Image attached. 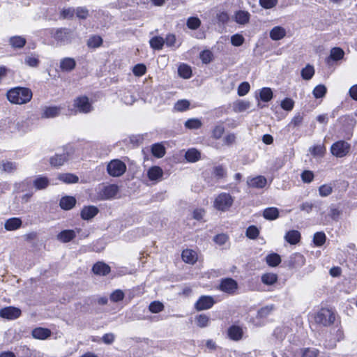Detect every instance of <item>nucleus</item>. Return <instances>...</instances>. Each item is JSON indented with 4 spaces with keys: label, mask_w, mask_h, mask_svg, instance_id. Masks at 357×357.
<instances>
[{
    "label": "nucleus",
    "mask_w": 357,
    "mask_h": 357,
    "mask_svg": "<svg viewBox=\"0 0 357 357\" xmlns=\"http://www.w3.org/2000/svg\"><path fill=\"white\" fill-rule=\"evenodd\" d=\"M6 96L11 104L22 105L31 100L33 92L28 87L15 86L8 90Z\"/></svg>",
    "instance_id": "nucleus-1"
},
{
    "label": "nucleus",
    "mask_w": 357,
    "mask_h": 357,
    "mask_svg": "<svg viewBox=\"0 0 357 357\" xmlns=\"http://www.w3.org/2000/svg\"><path fill=\"white\" fill-rule=\"evenodd\" d=\"M52 36L60 45L70 44L74 39L73 31L68 28H59L51 31Z\"/></svg>",
    "instance_id": "nucleus-2"
},
{
    "label": "nucleus",
    "mask_w": 357,
    "mask_h": 357,
    "mask_svg": "<svg viewBox=\"0 0 357 357\" xmlns=\"http://www.w3.org/2000/svg\"><path fill=\"white\" fill-rule=\"evenodd\" d=\"M96 197L98 200H107L112 199L118 192V186L116 185H100L96 188Z\"/></svg>",
    "instance_id": "nucleus-3"
},
{
    "label": "nucleus",
    "mask_w": 357,
    "mask_h": 357,
    "mask_svg": "<svg viewBox=\"0 0 357 357\" xmlns=\"http://www.w3.org/2000/svg\"><path fill=\"white\" fill-rule=\"evenodd\" d=\"M234 198L229 193L222 192L214 200L213 206L218 211H227L232 206Z\"/></svg>",
    "instance_id": "nucleus-4"
},
{
    "label": "nucleus",
    "mask_w": 357,
    "mask_h": 357,
    "mask_svg": "<svg viewBox=\"0 0 357 357\" xmlns=\"http://www.w3.org/2000/svg\"><path fill=\"white\" fill-rule=\"evenodd\" d=\"M63 154H56L50 159V163L53 167H59L68 161L74 153V149L71 146H66Z\"/></svg>",
    "instance_id": "nucleus-5"
},
{
    "label": "nucleus",
    "mask_w": 357,
    "mask_h": 357,
    "mask_svg": "<svg viewBox=\"0 0 357 357\" xmlns=\"http://www.w3.org/2000/svg\"><path fill=\"white\" fill-rule=\"evenodd\" d=\"M335 319L334 312L328 308H321L315 316V321L324 326L331 325L334 323Z\"/></svg>",
    "instance_id": "nucleus-6"
},
{
    "label": "nucleus",
    "mask_w": 357,
    "mask_h": 357,
    "mask_svg": "<svg viewBox=\"0 0 357 357\" xmlns=\"http://www.w3.org/2000/svg\"><path fill=\"white\" fill-rule=\"evenodd\" d=\"M126 164L119 159L111 160L107 166L108 174L113 177L122 176L126 172Z\"/></svg>",
    "instance_id": "nucleus-7"
},
{
    "label": "nucleus",
    "mask_w": 357,
    "mask_h": 357,
    "mask_svg": "<svg viewBox=\"0 0 357 357\" xmlns=\"http://www.w3.org/2000/svg\"><path fill=\"white\" fill-rule=\"evenodd\" d=\"M350 150L351 145L344 140L333 143L331 147V153L337 158L346 156L350 152Z\"/></svg>",
    "instance_id": "nucleus-8"
},
{
    "label": "nucleus",
    "mask_w": 357,
    "mask_h": 357,
    "mask_svg": "<svg viewBox=\"0 0 357 357\" xmlns=\"http://www.w3.org/2000/svg\"><path fill=\"white\" fill-rule=\"evenodd\" d=\"M73 105L79 112L84 114L90 112L93 108L86 96L77 98Z\"/></svg>",
    "instance_id": "nucleus-9"
},
{
    "label": "nucleus",
    "mask_w": 357,
    "mask_h": 357,
    "mask_svg": "<svg viewBox=\"0 0 357 357\" xmlns=\"http://www.w3.org/2000/svg\"><path fill=\"white\" fill-rule=\"evenodd\" d=\"M238 288V284L232 278L222 279L220 283L219 289L220 291L229 294H234Z\"/></svg>",
    "instance_id": "nucleus-10"
},
{
    "label": "nucleus",
    "mask_w": 357,
    "mask_h": 357,
    "mask_svg": "<svg viewBox=\"0 0 357 357\" xmlns=\"http://www.w3.org/2000/svg\"><path fill=\"white\" fill-rule=\"evenodd\" d=\"M215 301L212 296H202L195 304L197 311L210 309L214 305Z\"/></svg>",
    "instance_id": "nucleus-11"
},
{
    "label": "nucleus",
    "mask_w": 357,
    "mask_h": 357,
    "mask_svg": "<svg viewBox=\"0 0 357 357\" xmlns=\"http://www.w3.org/2000/svg\"><path fill=\"white\" fill-rule=\"evenodd\" d=\"M20 314V309L13 306L6 307L0 310V317L7 319H17Z\"/></svg>",
    "instance_id": "nucleus-12"
},
{
    "label": "nucleus",
    "mask_w": 357,
    "mask_h": 357,
    "mask_svg": "<svg viewBox=\"0 0 357 357\" xmlns=\"http://www.w3.org/2000/svg\"><path fill=\"white\" fill-rule=\"evenodd\" d=\"M163 176L162 169L158 166H153L147 171V177L149 181L156 183L162 180Z\"/></svg>",
    "instance_id": "nucleus-13"
},
{
    "label": "nucleus",
    "mask_w": 357,
    "mask_h": 357,
    "mask_svg": "<svg viewBox=\"0 0 357 357\" xmlns=\"http://www.w3.org/2000/svg\"><path fill=\"white\" fill-rule=\"evenodd\" d=\"M79 231L80 229L63 230L57 234L56 238L62 243H68L75 238L77 233Z\"/></svg>",
    "instance_id": "nucleus-14"
},
{
    "label": "nucleus",
    "mask_w": 357,
    "mask_h": 357,
    "mask_svg": "<svg viewBox=\"0 0 357 357\" xmlns=\"http://www.w3.org/2000/svg\"><path fill=\"white\" fill-rule=\"evenodd\" d=\"M267 180L264 176L249 177L247 179V184L250 188H263L266 186Z\"/></svg>",
    "instance_id": "nucleus-15"
},
{
    "label": "nucleus",
    "mask_w": 357,
    "mask_h": 357,
    "mask_svg": "<svg viewBox=\"0 0 357 357\" xmlns=\"http://www.w3.org/2000/svg\"><path fill=\"white\" fill-rule=\"evenodd\" d=\"M61 108L57 106L44 107L41 117L43 119L54 118L61 113Z\"/></svg>",
    "instance_id": "nucleus-16"
},
{
    "label": "nucleus",
    "mask_w": 357,
    "mask_h": 357,
    "mask_svg": "<svg viewBox=\"0 0 357 357\" xmlns=\"http://www.w3.org/2000/svg\"><path fill=\"white\" fill-rule=\"evenodd\" d=\"M51 334L52 332L50 329L42 327L36 328L31 332L33 338L41 340L47 339Z\"/></svg>",
    "instance_id": "nucleus-17"
},
{
    "label": "nucleus",
    "mask_w": 357,
    "mask_h": 357,
    "mask_svg": "<svg viewBox=\"0 0 357 357\" xmlns=\"http://www.w3.org/2000/svg\"><path fill=\"white\" fill-rule=\"evenodd\" d=\"M98 208L96 206H85L81 211V217L84 220H89L95 217L98 214Z\"/></svg>",
    "instance_id": "nucleus-18"
},
{
    "label": "nucleus",
    "mask_w": 357,
    "mask_h": 357,
    "mask_svg": "<svg viewBox=\"0 0 357 357\" xmlns=\"http://www.w3.org/2000/svg\"><path fill=\"white\" fill-rule=\"evenodd\" d=\"M22 225V221L20 218H11L5 222L4 228L7 231H14L20 228Z\"/></svg>",
    "instance_id": "nucleus-19"
},
{
    "label": "nucleus",
    "mask_w": 357,
    "mask_h": 357,
    "mask_svg": "<svg viewBox=\"0 0 357 357\" xmlns=\"http://www.w3.org/2000/svg\"><path fill=\"white\" fill-rule=\"evenodd\" d=\"M243 333V329L240 326L236 325L230 326L227 331L229 337L234 341L241 340L242 338Z\"/></svg>",
    "instance_id": "nucleus-20"
},
{
    "label": "nucleus",
    "mask_w": 357,
    "mask_h": 357,
    "mask_svg": "<svg viewBox=\"0 0 357 357\" xmlns=\"http://www.w3.org/2000/svg\"><path fill=\"white\" fill-rule=\"evenodd\" d=\"M76 66V61L73 58L66 57L60 61V68L62 71H72Z\"/></svg>",
    "instance_id": "nucleus-21"
},
{
    "label": "nucleus",
    "mask_w": 357,
    "mask_h": 357,
    "mask_svg": "<svg viewBox=\"0 0 357 357\" xmlns=\"http://www.w3.org/2000/svg\"><path fill=\"white\" fill-rule=\"evenodd\" d=\"M287 31L284 28L280 26H274L270 31V38L273 40H280L285 37Z\"/></svg>",
    "instance_id": "nucleus-22"
},
{
    "label": "nucleus",
    "mask_w": 357,
    "mask_h": 357,
    "mask_svg": "<svg viewBox=\"0 0 357 357\" xmlns=\"http://www.w3.org/2000/svg\"><path fill=\"white\" fill-rule=\"evenodd\" d=\"M181 257L185 263L190 264H194L197 260L196 252L190 249L184 250L182 252Z\"/></svg>",
    "instance_id": "nucleus-23"
},
{
    "label": "nucleus",
    "mask_w": 357,
    "mask_h": 357,
    "mask_svg": "<svg viewBox=\"0 0 357 357\" xmlns=\"http://www.w3.org/2000/svg\"><path fill=\"white\" fill-rule=\"evenodd\" d=\"M92 271L96 275H105L110 272V267L103 262H97L93 265Z\"/></svg>",
    "instance_id": "nucleus-24"
},
{
    "label": "nucleus",
    "mask_w": 357,
    "mask_h": 357,
    "mask_svg": "<svg viewBox=\"0 0 357 357\" xmlns=\"http://www.w3.org/2000/svg\"><path fill=\"white\" fill-rule=\"evenodd\" d=\"M33 185L38 190H44L50 185V180L46 176H38L33 181Z\"/></svg>",
    "instance_id": "nucleus-25"
},
{
    "label": "nucleus",
    "mask_w": 357,
    "mask_h": 357,
    "mask_svg": "<svg viewBox=\"0 0 357 357\" xmlns=\"http://www.w3.org/2000/svg\"><path fill=\"white\" fill-rule=\"evenodd\" d=\"M76 204V199L71 196H66L61 199L59 205L64 210H70L73 208Z\"/></svg>",
    "instance_id": "nucleus-26"
},
{
    "label": "nucleus",
    "mask_w": 357,
    "mask_h": 357,
    "mask_svg": "<svg viewBox=\"0 0 357 357\" xmlns=\"http://www.w3.org/2000/svg\"><path fill=\"white\" fill-rule=\"evenodd\" d=\"M26 43V39L20 36H15L9 38V44L13 48L21 49Z\"/></svg>",
    "instance_id": "nucleus-27"
},
{
    "label": "nucleus",
    "mask_w": 357,
    "mask_h": 357,
    "mask_svg": "<svg viewBox=\"0 0 357 357\" xmlns=\"http://www.w3.org/2000/svg\"><path fill=\"white\" fill-rule=\"evenodd\" d=\"M234 17L236 23L239 24H245L249 22L250 15L247 11L238 10L236 12Z\"/></svg>",
    "instance_id": "nucleus-28"
},
{
    "label": "nucleus",
    "mask_w": 357,
    "mask_h": 357,
    "mask_svg": "<svg viewBox=\"0 0 357 357\" xmlns=\"http://www.w3.org/2000/svg\"><path fill=\"white\" fill-rule=\"evenodd\" d=\"M284 238L289 243L295 245L299 242L301 239V234L297 230H291L286 234Z\"/></svg>",
    "instance_id": "nucleus-29"
},
{
    "label": "nucleus",
    "mask_w": 357,
    "mask_h": 357,
    "mask_svg": "<svg viewBox=\"0 0 357 357\" xmlns=\"http://www.w3.org/2000/svg\"><path fill=\"white\" fill-rule=\"evenodd\" d=\"M149 45L154 50H161L165 45V39L161 36H154L150 39Z\"/></svg>",
    "instance_id": "nucleus-30"
},
{
    "label": "nucleus",
    "mask_w": 357,
    "mask_h": 357,
    "mask_svg": "<svg viewBox=\"0 0 357 357\" xmlns=\"http://www.w3.org/2000/svg\"><path fill=\"white\" fill-rule=\"evenodd\" d=\"M263 216L266 220H275L279 216V210L275 207L267 208L264 211Z\"/></svg>",
    "instance_id": "nucleus-31"
},
{
    "label": "nucleus",
    "mask_w": 357,
    "mask_h": 357,
    "mask_svg": "<svg viewBox=\"0 0 357 357\" xmlns=\"http://www.w3.org/2000/svg\"><path fill=\"white\" fill-rule=\"evenodd\" d=\"M58 178L68 184L76 183L79 181L77 176L70 173L61 174L59 175Z\"/></svg>",
    "instance_id": "nucleus-32"
},
{
    "label": "nucleus",
    "mask_w": 357,
    "mask_h": 357,
    "mask_svg": "<svg viewBox=\"0 0 357 357\" xmlns=\"http://www.w3.org/2000/svg\"><path fill=\"white\" fill-rule=\"evenodd\" d=\"M185 157L188 162H195L200 158V153L196 149H190L186 151Z\"/></svg>",
    "instance_id": "nucleus-33"
},
{
    "label": "nucleus",
    "mask_w": 357,
    "mask_h": 357,
    "mask_svg": "<svg viewBox=\"0 0 357 357\" xmlns=\"http://www.w3.org/2000/svg\"><path fill=\"white\" fill-rule=\"evenodd\" d=\"M151 152L155 157L160 158L165 155V149L162 144L157 143L153 144L151 147Z\"/></svg>",
    "instance_id": "nucleus-34"
},
{
    "label": "nucleus",
    "mask_w": 357,
    "mask_h": 357,
    "mask_svg": "<svg viewBox=\"0 0 357 357\" xmlns=\"http://www.w3.org/2000/svg\"><path fill=\"white\" fill-rule=\"evenodd\" d=\"M266 261L268 266L275 267L281 262L280 256L276 253H272L266 256Z\"/></svg>",
    "instance_id": "nucleus-35"
},
{
    "label": "nucleus",
    "mask_w": 357,
    "mask_h": 357,
    "mask_svg": "<svg viewBox=\"0 0 357 357\" xmlns=\"http://www.w3.org/2000/svg\"><path fill=\"white\" fill-rule=\"evenodd\" d=\"M278 280V275L275 273H268L262 275L261 282L266 285H272Z\"/></svg>",
    "instance_id": "nucleus-36"
},
{
    "label": "nucleus",
    "mask_w": 357,
    "mask_h": 357,
    "mask_svg": "<svg viewBox=\"0 0 357 357\" xmlns=\"http://www.w3.org/2000/svg\"><path fill=\"white\" fill-rule=\"evenodd\" d=\"M102 44V39L100 36L93 35L87 40V46L90 48H97Z\"/></svg>",
    "instance_id": "nucleus-37"
},
{
    "label": "nucleus",
    "mask_w": 357,
    "mask_h": 357,
    "mask_svg": "<svg viewBox=\"0 0 357 357\" xmlns=\"http://www.w3.org/2000/svg\"><path fill=\"white\" fill-rule=\"evenodd\" d=\"M178 73L180 77L184 79H188L192 75V70L189 66L186 64H181L178 68Z\"/></svg>",
    "instance_id": "nucleus-38"
},
{
    "label": "nucleus",
    "mask_w": 357,
    "mask_h": 357,
    "mask_svg": "<svg viewBox=\"0 0 357 357\" xmlns=\"http://www.w3.org/2000/svg\"><path fill=\"white\" fill-rule=\"evenodd\" d=\"M305 263L304 257L300 253H294L291 256L290 264L293 267L301 266Z\"/></svg>",
    "instance_id": "nucleus-39"
},
{
    "label": "nucleus",
    "mask_w": 357,
    "mask_h": 357,
    "mask_svg": "<svg viewBox=\"0 0 357 357\" xmlns=\"http://www.w3.org/2000/svg\"><path fill=\"white\" fill-rule=\"evenodd\" d=\"M250 106L248 101L238 100L234 103V110L236 112H242L248 109Z\"/></svg>",
    "instance_id": "nucleus-40"
},
{
    "label": "nucleus",
    "mask_w": 357,
    "mask_h": 357,
    "mask_svg": "<svg viewBox=\"0 0 357 357\" xmlns=\"http://www.w3.org/2000/svg\"><path fill=\"white\" fill-rule=\"evenodd\" d=\"M89 15V10L85 6L75 8V16L79 20H86Z\"/></svg>",
    "instance_id": "nucleus-41"
},
{
    "label": "nucleus",
    "mask_w": 357,
    "mask_h": 357,
    "mask_svg": "<svg viewBox=\"0 0 357 357\" xmlns=\"http://www.w3.org/2000/svg\"><path fill=\"white\" fill-rule=\"evenodd\" d=\"M0 169L5 172L12 173L17 169V165L13 162L3 161L0 165Z\"/></svg>",
    "instance_id": "nucleus-42"
},
{
    "label": "nucleus",
    "mask_w": 357,
    "mask_h": 357,
    "mask_svg": "<svg viewBox=\"0 0 357 357\" xmlns=\"http://www.w3.org/2000/svg\"><path fill=\"white\" fill-rule=\"evenodd\" d=\"M314 74V67L311 65H307L304 68L301 70V77L303 79L309 80L310 79Z\"/></svg>",
    "instance_id": "nucleus-43"
},
{
    "label": "nucleus",
    "mask_w": 357,
    "mask_h": 357,
    "mask_svg": "<svg viewBox=\"0 0 357 357\" xmlns=\"http://www.w3.org/2000/svg\"><path fill=\"white\" fill-rule=\"evenodd\" d=\"M260 98L264 102H268L273 98V91L270 88L264 87L259 93Z\"/></svg>",
    "instance_id": "nucleus-44"
},
{
    "label": "nucleus",
    "mask_w": 357,
    "mask_h": 357,
    "mask_svg": "<svg viewBox=\"0 0 357 357\" xmlns=\"http://www.w3.org/2000/svg\"><path fill=\"white\" fill-rule=\"evenodd\" d=\"M344 52L340 47H333L331 50L330 59L333 61H339L344 56Z\"/></svg>",
    "instance_id": "nucleus-45"
},
{
    "label": "nucleus",
    "mask_w": 357,
    "mask_h": 357,
    "mask_svg": "<svg viewBox=\"0 0 357 357\" xmlns=\"http://www.w3.org/2000/svg\"><path fill=\"white\" fill-rule=\"evenodd\" d=\"M39 63L38 56L33 54L28 55L24 59V63L29 67H37Z\"/></svg>",
    "instance_id": "nucleus-46"
},
{
    "label": "nucleus",
    "mask_w": 357,
    "mask_h": 357,
    "mask_svg": "<svg viewBox=\"0 0 357 357\" xmlns=\"http://www.w3.org/2000/svg\"><path fill=\"white\" fill-rule=\"evenodd\" d=\"M75 16V8L69 7L63 8L61 12V17L63 19L73 20Z\"/></svg>",
    "instance_id": "nucleus-47"
},
{
    "label": "nucleus",
    "mask_w": 357,
    "mask_h": 357,
    "mask_svg": "<svg viewBox=\"0 0 357 357\" xmlns=\"http://www.w3.org/2000/svg\"><path fill=\"white\" fill-rule=\"evenodd\" d=\"M195 320L197 322V325L200 328L206 327L210 322L209 317L204 314L197 316Z\"/></svg>",
    "instance_id": "nucleus-48"
},
{
    "label": "nucleus",
    "mask_w": 357,
    "mask_h": 357,
    "mask_svg": "<svg viewBox=\"0 0 357 357\" xmlns=\"http://www.w3.org/2000/svg\"><path fill=\"white\" fill-rule=\"evenodd\" d=\"M325 147L323 145H317L310 148V152L314 157H321L325 153Z\"/></svg>",
    "instance_id": "nucleus-49"
},
{
    "label": "nucleus",
    "mask_w": 357,
    "mask_h": 357,
    "mask_svg": "<svg viewBox=\"0 0 357 357\" xmlns=\"http://www.w3.org/2000/svg\"><path fill=\"white\" fill-rule=\"evenodd\" d=\"M327 91L326 87L323 84L317 85L313 90V95L316 98H321L325 96Z\"/></svg>",
    "instance_id": "nucleus-50"
},
{
    "label": "nucleus",
    "mask_w": 357,
    "mask_h": 357,
    "mask_svg": "<svg viewBox=\"0 0 357 357\" xmlns=\"http://www.w3.org/2000/svg\"><path fill=\"white\" fill-rule=\"evenodd\" d=\"M149 310L152 313H159L164 310V305L160 301H153L149 304Z\"/></svg>",
    "instance_id": "nucleus-51"
},
{
    "label": "nucleus",
    "mask_w": 357,
    "mask_h": 357,
    "mask_svg": "<svg viewBox=\"0 0 357 357\" xmlns=\"http://www.w3.org/2000/svg\"><path fill=\"white\" fill-rule=\"evenodd\" d=\"M190 107V102L187 100H180L177 101L174 107V109L178 112H183L187 110Z\"/></svg>",
    "instance_id": "nucleus-52"
},
{
    "label": "nucleus",
    "mask_w": 357,
    "mask_h": 357,
    "mask_svg": "<svg viewBox=\"0 0 357 357\" xmlns=\"http://www.w3.org/2000/svg\"><path fill=\"white\" fill-rule=\"evenodd\" d=\"M202 123L198 119H190L185 121V126L188 129H198Z\"/></svg>",
    "instance_id": "nucleus-53"
},
{
    "label": "nucleus",
    "mask_w": 357,
    "mask_h": 357,
    "mask_svg": "<svg viewBox=\"0 0 357 357\" xmlns=\"http://www.w3.org/2000/svg\"><path fill=\"white\" fill-rule=\"evenodd\" d=\"M326 241V235L324 232H317L314 234L313 242L316 246H321Z\"/></svg>",
    "instance_id": "nucleus-54"
},
{
    "label": "nucleus",
    "mask_w": 357,
    "mask_h": 357,
    "mask_svg": "<svg viewBox=\"0 0 357 357\" xmlns=\"http://www.w3.org/2000/svg\"><path fill=\"white\" fill-rule=\"evenodd\" d=\"M201 21L198 17H190L187 20V26L192 30L197 29L199 27Z\"/></svg>",
    "instance_id": "nucleus-55"
},
{
    "label": "nucleus",
    "mask_w": 357,
    "mask_h": 357,
    "mask_svg": "<svg viewBox=\"0 0 357 357\" xmlns=\"http://www.w3.org/2000/svg\"><path fill=\"white\" fill-rule=\"evenodd\" d=\"M125 294L121 289H116L113 291L110 295V300L112 302L116 303L122 301L124 298Z\"/></svg>",
    "instance_id": "nucleus-56"
},
{
    "label": "nucleus",
    "mask_w": 357,
    "mask_h": 357,
    "mask_svg": "<svg viewBox=\"0 0 357 357\" xmlns=\"http://www.w3.org/2000/svg\"><path fill=\"white\" fill-rule=\"evenodd\" d=\"M246 236L250 239H255L259 234V229L254 225L250 226L246 230Z\"/></svg>",
    "instance_id": "nucleus-57"
},
{
    "label": "nucleus",
    "mask_w": 357,
    "mask_h": 357,
    "mask_svg": "<svg viewBox=\"0 0 357 357\" xmlns=\"http://www.w3.org/2000/svg\"><path fill=\"white\" fill-rule=\"evenodd\" d=\"M146 72V67L142 63L137 64L132 69V73L135 76L140 77L144 75Z\"/></svg>",
    "instance_id": "nucleus-58"
},
{
    "label": "nucleus",
    "mask_w": 357,
    "mask_h": 357,
    "mask_svg": "<svg viewBox=\"0 0 357 357\" xmlns=\"http://www.w3.org/2000/svg\"><path fill=\"white\" fill-rule=\"evenodd\" d=\"M250 84L247 82H243L240 84L238 87V95L239 96H245L250 91Z\"/></svg>",
    "instance_id": "nucleus-59"
},
{
    "label": "nucleus",
    "mask_w": 357,
    "mask_h": 357,
    "mask_svg": "<svg viewBox=\"0 0 357 357\" xmlns=\"http://www.w3.org/2000/svg\"><path fill=\"white\" fill-rule=\"evenodd\" d=\"M274 306L273 305H267L261 307L257 312V316L260 318L266 317L273 310Z\"/></svg>",
    "instance_id": "nucleus-60"
},
{
    "label": "nucleus",
    "mask_w": 357,
    "mask_h": 357,
    "mask_svg": "<svg viewBox=\"0 0 357 357\" xmlns=\"http://www.w3.org/2000/svg\"><path fill=\"white\" fill-rule=\"evenodd\" d=\"M244 38L241 34H234L231 38V43L235 47H239L244 43Z\"/></svg>",
    "instance_id": "nucleus-61"
},
{
    "label": "nucleus",
    "mask_w": 357,
    "mask_h": 357,
    "mask_svg": "<svg viewBox=\"0 0 357 357\" xmlns=\"http://www.w3.org/2000/svg\"><path fill=\"white\" fill-rule=\"evenodd\" d=\"M225 132V128L222 125L215 126L212 132V137L216 139H220Z\"/></svg>",
    "instance_id": "nucleus-62"
},
{
    "label": "nucleus",
    "mask_w": 357,
    "mask_h": 357,
    "mask_svg": "<svg viewBox=\"0 0 357 357\" xmlns=\"http://www.w3.org/2000/svg\"><path fill=\"white\" fill-rule=\"evenodd\" d=\"M294 105V102L289 98H284L281 102V107L286 111H291Z\"/></svg>",
    "instance_id": "nucleus-63"
},
{
    "label": "nucleus",
    "mask_w": 357,
    "mask_h": 357,
    "mask_svg": "<svg viewBox=\"0 0 357 357\" xmlns=\"http://www.w3.org/2000/svg\"><path fill=\"white\" fill-rule=\"evenodd\" d=\"M301 179L304 183H311L314 179L313 172L309 170H305L301 174Z\"/></svg>",
    "instance_id": "nucleus-64"
}]
</instances>
